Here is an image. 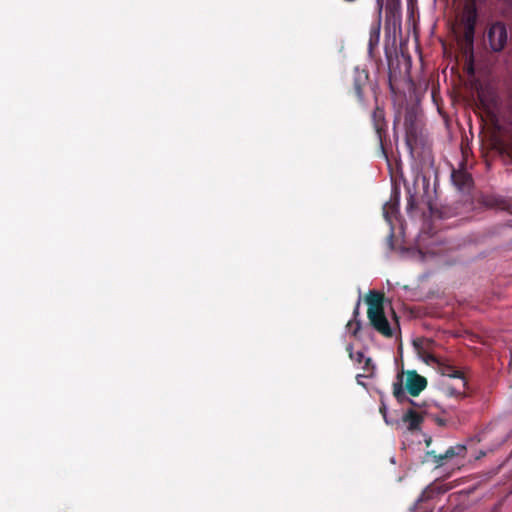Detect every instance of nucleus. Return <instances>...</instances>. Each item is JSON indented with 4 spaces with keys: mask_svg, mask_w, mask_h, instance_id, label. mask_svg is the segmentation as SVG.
<instances>
[{
    "mask_svg": "<svg viewBox=\"0 0 512 512\" xmlns=\"http://www.w3.org/2000/svg\"><path fill=\"white\" fill-rule=\"evenodd\" d=\"M367 317L371 327L385 338H396L400 325L395 312L384 299L380 290H370L366 297Z\"/></svg>",
    "mask_w": 512,
    "mask_h": 512,
    "instance_id": "1",
    "label": "nucleus"
},
{
    "mask_svg": "<svg viewBox=\"0 0 512 512\" xmlns=\"http://www.w3.org/2000/svg\"><path fill=\"white\" fill-rule=\"evenodd\" d=\"M441 377L439 380V390L449 398L462 399L466 397L467 380L462 371L452 365L440 366Z\"/></svg>",
    "mask_w": 512,
    "mask_h": 512,
    "instance_id": "2",
    "label": "nucleus"
},
{
    "mask_svg": "<svg viewBox=\"0 0 512 512\" xmlns=\"http://www.w3.org/2000/svg\"><path fill=\"white\" fill-rule=\"evenodd\" d=\"M427 386V380L415 371L399 373L393 383V394L398 401L406 398V392L417 396Z\"/></svg>",
    "mask_w": 512,
    "mask_h": 512,
    "instance_id": "3",
    "label": "nucleus"
},
{
    "mask_svg": "<svg viewBox=\"0 0 512 512\" xmlns=\"http://www.w3.org/2000/svg\"><path fill=\"white\" fill-rule=\"evenodd\" d=\"M508 41L506 24L495 21L489 24L484 33V45L492 52L498 53L504 50Z\"/></svg>",
    "mask_w": 512,
    "mask_h": 512,
    "instance_id": "4",
    "label": "nucleus"
},
{
    "mask_svg": "<svg viewBox=\"0 0 512 512\" xmlns=\"http://www.w3.org/2000/svg\"><path fill=\"white\" fill-rule=\"evenodd\" d=\"M369 82V74L365 69L355 68L352 74L351 85L347 89V93L353 96L356 101L364 105V89Z\"/></svg>",
    "mask_w": 512,
    "mask_h": 512,
    "instance_id": "5",
    "label": "nucleus"
},
{
    "mask_svg": "<svg viewBox=\"0 0 512 512\" xmlns=\"http://www.w3.org/2000/svg\"><path fill=\"white\" fill-rule=\"evenodd\" d=\"M477 20L478 13L476 6H467L464 10L461 22L463 26V38L468 45H473Z\"/></svg>",
    "mask_w": 512,
    "mask_h": 512,
    "instance_id": "6",
    "label": "nucleus"
},
{
    "mask_svg": "<svg viewBox=\"0 0 512 512\" xmlns=\"http://www.w3.org/2000/svg\"><path fill=\"white\" fill-rule=\"evenodd\" d=\"M371 123L377 135L379 144L383 147L384 139L387 136V121L385 111L380 106H376L371 114Z\"/></svg>",
    "mask_w": 512,
    "mask_h": 512,
    "instance_id": "7",
    "label": "nucleus"
},
{
    "mask_svg": "<svg viewBox=\"0 0 512 512\" xmlns=\"http://www.w3.org/2000/svg\"><path fill=\"white\" fill-rule=\"evenodd\" d=\"M451 178L453 184L460 191L468 192L472 188V176L464 168L453 169Z\"/></svg>",
    "mask_w": 512,
    "mask_h": 512,
    "instance_id": "8",
    "label": "nucleus"
},
{
    "mask_svg": "<svg viewBox=\"0 0 512 512\" xmlns=\"http://www.w3.org/2000/svg\"><path fill=\"white\" fill-rule=\"evenodd\" d=\"M404 127L406 132V142L412 146V142L416 141L418 128L416 124V114L414 111L409 110L405 114Z\"/></svg>",
    "mask_w": 512,
    "mask_h": 512,
    "instance_id": "9",
    "label": "nucleus"
},
{
    "mask_svg": "<svg viewBox=\"0 0 512 512\" xmlns=\"http://www.w3.org/2000/svg\"><path fill=\"white\" fill-rule=\"evenodd\" d=\"M380 30H381V18L379 17L377 19V21L371 26L370 33H369L368 53H369L370 57H373L374 49L379 44Z\"/></svg>",
    "mask_w": 512,
    "mask_h": 512,
    "instance_id": "10",
    "label": "nucleus"
},
{
    "mask_svg": "<svg viewBox=\"0 0 512 512\" xmlns=\"http://www.w3.org/2000/svg\"><path fill=\"white\" fill-rule=\"evenodd\" d=\"M402 420L409 430H416L419 429L420 424L423 421V416L420 412H417L414 409H409L403 415Z\"/></svg>",
    "mask_w": 512,
    "mask_h": 512,
    "instance_id": "11",
    "label": "nucleus"
},
{
    "mask_svg": "<svg viewBox=\"0 0 512 512\" xmlns=\"http://www.w3.org/2000/svg\"><path fill=\"white\" fill-rule=\"evenodd\" d=\"M406 190H407V194H408V196H407V211L410 212L417 208V200H416L415 193L412 191V188L410 186H406Z\"/></svg>",
    "mask_w": 512,
    "mask_h": 512,
    "instance_id": "12",
    "label": "nucleus"
},
{
    "mask_svg": "<svg viewBox=\"0 0 512 512\" xmlns=\"http://www.w3.org/2000/svg\"><path fill=\"white\" fill-rule=\"evenodd\" d=\"M347 350L349 351V356L352 361H354L357 364H362V361L365 359V355L361 351L353 352L352 345H348Z\"/></svg>",
    "mask_w": 512,
    "mask_h": 512,
    "instance_id": "13",
    "label": "nucleus"
},
{
    "mask_svg": "<svg viewBox=\"0 0 512 512\" xmlns=\"http://www.w3.org/2000/svg\"><path fill=\"white\" fill-rule=\"evenodd\" d=\"M361 368L364 370L365 375L364 376H371L374 373L375 367L372 363V360L370 358L365 357V359L362 361Z\"/></svg>",
    "mask_w": 512,
    "mask_h": 512,
    "instance_id": "14",
    "label": "nucleus"
},
{
    "mask_svg": "<svg viewBox=\"0 0 512 512\" xmlns=\"http://www.w3.org/2000/svg\"><path fill=\"white\" fill-rule=\"evenodd\" d=\"M421 181L425 190L429 187V179L425 175H417L415 177V183Z\"/></svg>",
    "mask_w": 512,
    "mask_h": 512,
    "instance_id": "15",
    "label": "nucleus"
},
{
    "mask_svg": "<svg viewBox=\"0 0 512 512\" xmlns=\"http://www.w3.org/2000/svg\"><path fill=\"white\" fill-rule=\"evenodd\" d=\"M376 2H377L379 13H381L383 4H384V0H376ZM387 2H388V5L390 6V5H393L395 2H399V0H387Z\"/></svg>",
    "mask_w": 512,
    "mask_h": 512,
    "instance_id": "16",
    "label": "nucleus"
},
{
    "mask_svg": "<svg viewBox=\"0 0 512 512\" xmlns=\"http://www.w3.org/2000/svg\"><path fill=\"white\" fill-rule=\"evenodd\" d=\"M380 411L383 414V417H384L386 423H388V419H387V416H386V408L383 406V407L380 408Z\"/></svg>",
    "mask_w": 512,
    "mask_h": 512,
    "instance_id": "17",
    "label": "nucleus"
},
{
    "mask_svg": "<svg viewBox=\"0 0 512 512\" xmlns=\"http://www.w3.org/2000/svg\"><path fill=\"white\" fill-rule=\"evenodd\" d=\"M356 325H357V327H356V329H355V330H354V332H353L354 334H356V333H357V330L359 329V323H356Z\"/></svg>",
    "mask_w": 512,
    "mask_h": 512,
    "instance_id": "18",
    "label": "nucleus"
},
{
    "mask_svg": "<svg viewBox=\"0 0 512 512\" xmlns=\"http://www.w3.org/2000/svg\"><path fill=\"white\" fill-rule=\"evenodd\" d=\"M394 192H395V194H396L397 196H399V190H398V188H395Z\"/></svg>",
    "mask_w": 512,
    "mask_h": 512,
    "instance_id": "19",
    "label": "nucleus"
},
{
    "mask_svg": "<svg viewBox=\"0 0 512 512\" xmlns=\"http://www.w3.org/2000/svg\"><path fill=\"white\" fill-rule=\"evenodd\" d=\"M384 215H385V218H386L388 221H390V220H389V218H388V213H387V212H385V214H384Z\"/></svg>",
    "mask_w": 512,
    "mask_h": 512,
    "instance_id": "20",
    "label": "nucleus"
}]
</instances>
